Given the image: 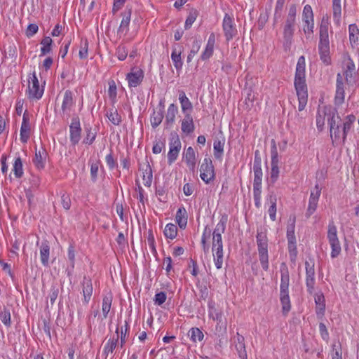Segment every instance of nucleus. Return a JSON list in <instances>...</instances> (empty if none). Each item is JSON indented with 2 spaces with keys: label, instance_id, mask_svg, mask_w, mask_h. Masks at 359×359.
I'll list each match as a JSON object with an SVG mask.
<instances>
[{
  "label": "nucleus",
  "instance_id": "f257e3e1",
  "mask_svg": "<svg viewBox=\"0 0 359 359\" xmlns=\"http://www.w3.org/2000/svg\"><path fill=\"white\" fill-rule=\"evenodd\" d=\"M294 87L299 100L298 109L301 111L304 109L308 99L307 86L305 79L304 56H300L297 61L294 76Z\"/></svg>",
  "mask_w": 359,
  "mask_h": 359
},
{
  "label": "nucleus",
  "instance_id": "f03ea898",
  "mask_svg": "<svg viewBox=\"0 0 359 359\" xmlns=\"http://www.w3.org/2000/svg\"><path fill=\"white\" fill-rule=\"evenodd\" d=\"M280 301L282 306V313L284 316H287L291 310V302L289 296L290 275L285 263H282L280 266Z\"/></svg>",
  "mask_w": 359,
  "mask_h": 359
},
{
  "label": "nucleus",
  "instance_id": "7ed1b4c3",
  "mask_svg": "<svg viewBox=\"0 0 359 359\" xmlns=\"http://www.w3.org/2000/svg\"><path fill=\"white\" fill-rule=\"evenodd\" d=\"M257 243L262 267L264 270L267 271L269 269L268 240L264 232L257 231Z\"/></svg>",
  "mask_w": 359,
  "mask_h": 359
},
{
  "label": "nucleus",
  "instance_id": "20e7f679",
  "mask_svg": "<svg viewBox=\"0 0 359 359\" xmlns=\"http://www.w3.org/2000/svg\"><path fill=\"white\" fill-rule=\"evenodd\" d=\"M320 41L318 44V51L320 60L326 65H329L331 63V58L330 56V41L328 29L325 28L320 29Z\"/></svg>",
  "mask_w": 359,
  "mask_h": 359
},
{
  "label": "nucleus",
  "instance_id": "39448f33",
  "mask_svg": "<svg viewBox=\"0 0 359 359\" xmlns=\"http://www.w3.org/2000/svg\"><path fill=\"white\" fill-rule=\"evenodd\" d=\"M327 239L332 248L331 257L335 258L340 254L341 249L337 237V229L333 221L328 225Z\"/></svg>",
  "mask_w": 359,
  "mask_h": 359
},
{
  "label": "nucleus",
  "instance_id": "423d86ee",
  "mask_svg": "<svg viewBox=\"0 0 359 359\" xmlns=\"http://www.w3.org/2000/svg\"><path fill=\"white\" fill-rule=\"evenodd\" d=\"M295 222V216H290L288 219L287 226V239L288 241V250L290 254L293 252L294 255H296L297 253V241L294 235Z\"/></svg>",
  "mask_w": 359,
  "mask_h": 359
},
{
  "label": "nucleus",
  "instance_id": "0eeeda50",
  "mask_svg": "<svg viewBox=\"0 0 359 359\" xmlns=\"http://www.w3.org/2000/svg\"><path fill=\"white\" fill-rule=\"evenodd\" d=\"M30 79L32 81L28 87L27 97L29 100H39L43 94L44 88L40 87L35 72L32 73V76Z\"/></svg>",
  "mask_w": 359,
  "mask_h": 359
},
{
  "label": "nucleus",
  "instance_id": "6e6552de",
  "mask_svg": "<svg viewBox=\"0 0 359 359\" xmlns=\"http://www.w3.org/2000/svg\"><path fill=\"white\" fill-rule=\"evenodd\" d=\"M200 177L206 184L215 178L214 166L210 158H205L200 168Z\"/></svg>",
  "mask_w": 359,
  "mask_h": 359
},
{
  "label": "nucleus",
  "instance_id": "1a4fd4ad",
  "mask_svg": "<svg viewBox=\"0 0 359 359\" xmlns=\"http://www.w3.org/2000/svg\"><path fill=\"white\" fill-rule=\"evenodd\" d=\"M227 221L228 216L226 215H222L212 233V245H223L222 234L224 233Z\"/></svg>",
  "mask_w": 359,
  "mask_h": 359
},
{
  "label": "nucleus",
  "instance_id": "9d476101",
  "mask_svg": "<svg viewBox=\"0 0 359 359\" xmlns=\"http://www.w3.org/2000/svg\"><path fill=\"white\" fill-rule=\"evenodd\" d=\"M69 133L70 142L72 145L75 146L79 142L81 133L80 121L78 116L72 118V123L69 126Z\"/></svg>",
  "mask_w": 359,
  "mask_h": 359
},
{
  "label": "nucleus",
  "instance_id": "9b49d317",
  "mask_svg": "<svg viewBox=\"0 0 359 359\" xmlns=\"http://www.w3.org/2000/svg\"><path fill=\"white\" fill-rule=\"evenodd\" d=\"M321 193V188L319 184H316L313 190L311 191L309 201V206L306 213V217H311L316 211L319 197Z\"/></svg>",
  "mask_w": 359,
  "mask_h": 359
},
{
  "label": "nucleus",
  "instance_id": "f8f14e48",
  "mask_svg": "<svg viewBox=\"0 0 359 359\" xmlns=\"http://www.w3.org/2000/svg\"><path fill=\"white\" fill-rule=\"evenodd\" d=\"M271 179L273 182L277 180L279 176V168H278V155L277 147L275 141L272 140V146L271 149Z\"/></svg>",
  "mask_w": 359,
  "mask_h": 359
},
{
  "label": "nucleus",
  "instance_id": "ddd939ff",
  "mask_svg": "<svg viewBox=\"0 0 359 359\" xmlns=\"http://www.w3.org/2000/svg\"><path fill=\"white\" fill-rule=\"evenodd\" d=\"M295 21L286 19L283 27V38L285 48H290L294 32Z\"/></svg>",
  "mask_w": 359,
  "mask_h": 359
},
{
  "label": "nucleus",
  "instance_id": "4468645a",
  "mask_svg": "<svg viewBox=\"0 0 359 359\" xmlns=\"http://www.w3.org/2000/svg\"><path fill=\"white\" fill-rule=\"evenodd\" d=\"M222 27L226 41L231 40L236 34L237 30L233 23V19L227 13L224 18Z\"/></svg>",
  "mask_w": 359,
  "mask_h": 359
},
{
  "label": "nucleus",
  "instance_id": "2eb2a0df",
  "mask_svg": "<svg viewBox=\"0 0 359 359\" xmlns=\"http://www.w3.org/2000/svg\"><path fill=\"white\" fill-rule=\"evenodd\" d=\"M144 72L141 69L133 68L132 71L127 74L126 79L128 81L129 87L135 88L139 86L143 80Z\"/></svg>",
  "mask_w": 359,
  "mask_h": 359
},
{
  "label": "nucleus",
  "instance_id": "dca6fc26",
  "mask_svg": "<svg viewBox=\"0 0 359 359\" xmlns=\"http://www.w3.org/2000/svg\"><path fill=\"white\" fill-rule=\"evenodd\" d=\"M74 105V100L73 98V93L71 90H67L64 93L63 100L62 103V114L63 116H70V112Z\"/></svg>",
  "mask_w": 359,
  "mask_h": 359
},
{
  "label": "nucleus",
  "instance_id": "f3484780",
  "mask_svg": "<svg viewBox=\"0 0 359 359\" xmlns=\"http://www.w3.org/2000/svg\"><path fill=\"white\" fill-rule=\"evenodd\" d=\"M30 123L29 114L25 111L23 114L22 122L20 128V141L27 143L30 137Z\"/></svg>",
  "mask_w": 359,
  "mask_h": 359
},
{
  "label": "nucleus",
  "instance_id": "a211bd4d",
  "mask_svg": "<svg viewBox=\"0 0 359 359\" xmlns=\"http://www.w3.org/2000/svg\"><path fill=\"white\" fill-rule=\"evenodd\" d=\"M81 285L83 295V302L84 304H88L91 299L93 292L92 280L90 278L84 276Z\"/></svg>",
  "mask_w": 359,
  "mask_h": 359
},
{
  "label": "nucleus",
  "instance_id": "6ab92c4d",
  "mask_svg": "<svg viewBox=\"0 0 359 359\" xmlns=\"http://www.w3.org/2000/svg\"><path fill=\"white\" fill-rule=\"evenodd\" d=\"M344 101V89L343 79L340 73L337 76L336 94L334 97L335 105H341Z\"/></svg>",
  "mask_w": 359,
  "mask_h": 359
},
{
  "label": "nucleus",
  "instance_id": "aec40b11",
  "mask_svg": "<svg viewBox=\"0 0 359 359\" xmlns=\"http://www.w3.org/2000/svg\"><path fill=\"white\" fill-rule=\"evenodd\" d=\"M184 50L181 44H176L172 47V52L171 54V59L173 62L174 67L177 70H180L183 65L181 54Z\"/></svg>",
  "mask_w": 359,
  "mask_h": 359
},
{
  "label": "nucleus",
  "instance_id": "412c9836",
  "mask_svg": "<svg viewBox=\"0 0 359 359\" xmlns=\"http://www.w3.org/2000/svg\"><path fill=\"white\" fill-rule=\"evenodd\" d=\"M132 15V7L126 6L123 12L121 13L122 20L118 27V32H125L127 33L129 30V25L130 22V18Z\"/></svg>",
  "mask_w": 359,
  "mask_h": 359
},
{
  "label": "nucleus",
  "instance_id": "4be33fe9",
  "mask_svg": "<svg viewBox=\"0 0 359 359\" xmlns=\"http://www.w3.org/2000/svg\"><path fill=\"white\" fill-rule=\"evenodd\" d=\"M341 119L337 113V110L336 109H330L327 123L330 126V136L332 139L333 138V130L335 129L338 124L341 123Z\"/></svg>",
  "mask_w": 359,
  "mask_h": 359
},
{
  "label": "nucleus",
  "instance_id": "5701e85b",
  "mask_svg": "<svg viewBox=\"0 0 359 359\" xmlns=\"http://www.w3.org/2000/svg\"><path fill=\"white\" fill-rule=\"evenodd\" d=\"M116 336L113 338L109 339L107 342L104 345L103 348V354L105 355V358L109 355V354H112L114 350L118 345V339H119V327H117L116 330Z\"/></svg>",
  "mask_w": 359,
  "mask_h": 359
},
{
  "label": "nucleus",
  "instance_id": "b1692460",
  "mask_svg": "<svg viewBox=\"0 0 359 359\" xmlns=\"http://www.w3.org/2000/svg\"><path fill=\"white\" fill-rule=\"evenodd\" d=\"M178 113V108L175 104H170L168 108L165 115L164 125L165 128H170L175 121L176 114Z\"/></svg>",
  "mask_w": 359,
  "mask_h": 359
},
{
  "label": "nucleus",
  "instance_id": "393cba45",
  "mask_svg": "<svg viewBox=\"0 0 359 359\" xmlns=\"http://www.w3.org/2000/svg\"><path fill=\"white\" fill-rule=\"evenodd\" d=\"M139 170H142L144 185L149 187L152 182V169L149 163L147 161L142 165L140 164Z\"/></svg>",
  "mask_w": 359,
  "mask_h": 359
},
{
  "label": "nucleus",
  "instance_id": "a878e982",
  "mask_svg": "<svg viewBox=\"0 0 359 359\" xmlns=\"http://www.w3.org/2000/svg\"><path fill=\"white\" fill-rule=\"evenodd\" d=\"M195 126L191 114L187 113L184 114V118L182 120L181 130L184 133L187 135L194 131Z\"/></svg>",
  "mask_w": 359,
  "mask_h": 359
},
{
  "label": "nucleus",
  "instance_id": "bb28decb",
  "mask_svg": "<svg viewBox=\"0 0 359 359\" xmlns=\"http://www.w3.org/2000/svg\"><path fill=\"white\" fill-rule=\"evenodd\" d=\"M179 100L181 104V109L183 114H191V111L193 110V104L189 100V99L187 97L184 91L179 90Z\"/></svg>",
  "mask_w": 359,
  "mask_h": 359
},
{
  "label": "nucleus",
  "instance_id": "cd10ccee",
  "mask_svg": "<svg viewBox=\"0 0 359 359\" xmlns=\"http://www.w3.org/2000/svg\"><path fill=\"white\" fill-rule=\"evenodd\" d=\"M40 258L42 264L48 266L49 264L50 246L47 241H43L40 245Z\"/></svg>",
  "mask_w": 359,
  "mask_h": 359
},
{
  "label": "nucleus",
  "instance_id": "c85d7f7f",
  "mask_svg": "<svg viewBox=\"0 0 359 359\" xmlns=\"http://www.w3.org/2000/svg\"><path fill=\"white\" fill-rule=\"evenodd\" d=\"M47 152L45 149L36 151L35 156L33 158V163L38 170H42L45 167Z\"/></svg>",
  "mask_w": 359,
  "mask_h": 359
},
{
  "label": "nucleus",
  "instance_id": "c756f323",
  "mask_svg": "<svg viewBox=\"0 0 359 359\" xmlns=\"http://www.w3.org/2000/svg\"><path fill=\"white\" fill-rule=\"evenodd\" d=\"M236 349L241 359H247V351L245 349V338L237 333V339L235 341Z\"/></svg>",
  "mask_w": 359,
  "mask_h": 359
},
{
  "label": "nucleus",
  "instance_id": "7c9ffc66",
  "mask_svg": "<svg viewBox=\"0 0 359 359\" xmlns=\"http://www.w3.org/2000/svg\"><path fill=\"white\" fill-rule=\"evenodd\" d=\"M185 161L189 170L194 171L196 168V154L194 149L191 147H189L184 154Z\"/></svg>",
  "mask_w": 359,
  "mask_h": 359
},
{
  "label": "nucleus",
  "instance_id": "2f4dec72",
  "mask_svg": "<svg viewBox=\"0 0 359 359\" xmlns=\"http://www.w3.org/2000/svg\"><path fill=\"white\" fill-rule=\"evenodd\" d=\"M225 144V138H216L213 143L214 156L217 159H221L224 154V147Z\"/></svg>",
  "mask_w": 359,
  "mask_h": 359
},
{
  "label": "nucleus",
  "instance_id": "473e14b6",
  "mask_svg": "<svg viewBox=\"0 0 359 359\" xmlns=\"http://www.w3.org/2000/svg\"><path fill=\"white\" fill-rule=\"evenodd\" d=\"M176 222L178 224L180 229H185L187 224V212L184 206L180 207L176 213Z\"/></svg>",
  "mask_w": 359,
  "mask_h": 359
},
{
  "label": "nucleus",
  "instance_id": "72a5a7b5",
  "mask_svg": "<svg viewBox=\"0 0 359 359\" xmlns=\"http://www.w3.org/2000/svg\"><path fill=\"white\" fill-rule=\"evenodd\" d=\"M346 81L348 83H351L355 81V76L356 74L355 64L352 60H349V62L346 65V69L344 73Z\"/></svg>",
  "mask_w": 359,
  "mask_h": 359
},
{
  "label": "nucleus",
  "instance_id": "f704fd0d",
  "mask_svg": "<svg viewBox=\"0 0 359 359\" xmlns=\"http://www.w3.org/2000/svg\"><path fill=\"white\" fill-rule=\"evenodd\" d=\"M113 301V296L111 293H108L104 295L102 302V312L104 318H107L111 310Z\"/></svg>",
  "mask_w": 359,
  "mask_h": 359
},
{
  "label": "nucleus",
  "instance_id": "c9c22d12",
  "mask_svg": "<svg viewBox=\"0 0 359 359\" xmlns=\"http://www.w3.org/2000/svg\"><path fill=\"white\" fill-rule=\"evenodd\" d=\"M330 109V108L324 107L322 111H318V114L316 116V126L320 131H322L324 129L325 117H328Z\"/></svg>",
  "mask_w": 359,
  "mask_h": 359
},
{
  "label": "nucleus",
  "instance_id": "e433bc0d",
  "mask_svg": "<svg viewBox=\"0 0 359 359\" xmlns=\"http://www.w3.org/2000/svg\"><path fill=\"white\" fill-rule=\"evenodd\" d=\"M333 19L339 25L341 16V0H332Z\"/></svg>",
  "mask_w": 359,
  "mask_h": 359
},
{
  "label": "nucleus",
  "instance_id": "4c0bfd02",
  "mask_svg": "<svg viewBox=\"0 0 359 359\" xmlns=\"http://www.w3.org/2000/svg\"><path fill=\"white\" fill-rule=\"evenodd\" d=\"M349 40L351 44H358L359 42V29L355 24H351L348 27Z\"/></svg>",
  "mask_w": 359,
  "mask_h": 359
},
{
  "label": "nucleus",
  "instance_id": "58836bf2",
  "mask_svg": "<svg viewBox=\"0 0 359 359\" xmlns=\"http://www.w3.org/2000/svg\"><path fill=\"white\" fill-rule=\"evenodd\" d=\"M355 116L353 114L348 115L346 117V121L343 123V130H343L342 138H343L344 142L345 141L347 134H348V131L350 130L352 124L355 122Z\"/></svg>",
  "mask_w": 359,
  "mask_h": 359
},
{
  "label": "nucleus",
  "instance_id": "ea45409f",
  "mask_svg": "<svg viewBox=\"0 0 359 359\" xmlns=\"http://www.w3.org/2000/svg\"><path fill=\"white\" fill-rule=\"evenodd\" d=\"M164 117V110L159 109L158 111H154L151 116V125L154 128L158 126Z\"/></svg>",
  "mask_w": 359,
  "mask_h": 359
},
{
  "label": "nucleus",
  "instance_id": "a19ab883",
  "mask_svg": "<svg viewBox=\"0 0 359 359\" xmlns=\"http://www.w3.org/2000/svg\"><path fill=\"white\" fill-rule=\"evenodd\" d=\"M106 116L109 120L115 126H118L121 122V116L116 109H111L107 111Z\"/></svg>",
  "mask_w": 359,
  "mask_h": 359
},
{
  "label": "nucleus",
  "instance_id": "79ce46f5",
  "mask_svg": "<svg viewBox=\"0 0 359 359\" xmlns=\"http://www.w3.org/2000/svg\"><path fill=\"white\" fill-rule=\"evenodd\" d=\"M53 40L50 36H45L41 41L42 47L41 48V56L46 55L51 51Z\"/></svg>",
  "mask_w": 359,
  "mask_h": 359
},
{
  "label": "nucleus",
  "instance_id": "37998d69",
  "mask_svg": "<svg viewBox=\"0 0 359 359\" xmlns=\"http://www.w3.org/2000/svg\"><path fill=\"white\" fill-rule=\"evenodd\" d=\"M163 233L167 238L174 239L177 234V227L172 223L168 224L165 227Z\"/></svg>",
  "mask_w": 359,
  "mask_h": 359
},
{
  "label": "nucleus",
  "instance_id": "c03bdc74",
  "mask_svg": "<svg viewBox=\"0 0 359 359\" xmlns=\"http://www.w3.org/2000/svg\"><path fill=\"white\" fill-rule=\"evenodd\" d=\"M13 171L15 177L20 178L23 175L22 162L21 158L17 157L13 163Z\"/></svg>",
  "mask_w": 359,
  "mask_h": 359
},
{
  "label": "nucleus",
  "instance_id": "a18cd8bd",
  "mask_svg": "<svg viewBox=\"0 0 359 359\" xmlns=\"http://www.w3.org/2000/svg\"><path fill=\"white\" fill-rule=\"evenodd\" d=\"M302 18L305 24H309V22H313V13L310 5H306L304 7Z\"/></svg>",
  "mask_w": 359,
  "mask_h": 359
},
{
  "label": "nucleus",
  "instance_id": "49530a36",
  "mask_svg": "<svg viewBox=\"0 0 359 359\" xmlns=\"http://www.w3.org/2000/svg\"><path fill=\"white\" fill-rule=\"evenodd\" d=\"M315 302L316 304V313L323 314L325 309V297L323 294L317 295L315 297Z\"/></svg>",
  "mask_w": 359,
  "mask_h": 359
},
{
  "label": "nucleus",
  "instance_id": "de8ad7c7",
  "mask_svg": "<svg viewBox=\"0 0 359 359\" xmlns=\"http://www.w3.org/2000/svg\"><path fill=\"white\" fill-rule=\"evenodd\" d=\"M89 163L90 165L91 180L93 182H95L97 180V175H98V170H99V166L100 164V161L99 160L95 161H91V160H90Z\"/></svg>",
  "mask_w": 359,
  "mask_h": 359
},
{
  "label": "nucleus",
  "instance_id": "09e8293b",
  "mask_svg": "<svg viewBox=\"0 0 359 359\" xmlns=\"http://www.w3.org/2000/svg\"><path fill=\"white\" fill-rule=\"evenodd\" d=\"M189 336H190L191 339L194 342H196L197 341H201L203 339V333L202 331L198 327H192L188 333Z\"/></svg>",
  "mask_w": 359,
  "mask_h": 359
},
{
  "label": "nucleus",
  "instance_id": "8fccbe9b",
  "mask_svg": "<svg viewBox=\"0 0 359 359\" xmlns=\"http://www.w3.org/2000/svg\"><path fill=\"white\" fill-rule=\"evenodd\" d=\"M67 257L70 262V265L72 268L71 271H67V276H70L72 275V272L74 268L75 264V250L74 245H70L68 248Z\"/></svg>",
  "mask_w": 359,
  "mask_h": 359
},
{
  "label": "nucleus",
  "instance_id": "3c124183",
  "mask_svg": "<svg viewBox=\"0 0 359 359\" xmlns=\"http://www.w3.org/2000/svg\"><path fill=\"white\" fill-rule=\"evenodd\" d=\"M198 15V12L196 9H192L189 12V15L185 21V24H184L185 29H189L191 27L192 24L195 22Z\"/></svg>",
  "mask_w": 359,
  "mask_h": 359
},
{
  "label": "nucleus",
  "instance_id": "603ef678",
  "mask_svg": "<svg viewBox=\"0 0 359 359\" xmlns=\"http://www.w3.org/2000/svg\"><path fill=\"white\" fill-rule=\"evenodd\" d=\"M109 89H108V95L110 100L114 102L117 95V88L116 84L114 80H110L108 82Z\"/></svg>",
  "mask_w": 359,
  "mask_h": 359
},
{
  "label": "nucleus",
  "instance_id": "864d4df0",
  "mask_svg": "<svg viewBox=\"0 0 359 359\" xmlns=\"http://www.w3.org/2000/svg\"><path fill=\"white\" fill-rule=\"evenodd\" d=\"M0 319L6 327H10L11 325L10 311L4 308V310L0 312Z\"/></svg>",
  "mask_w": 359,
  "mask_h": 359
},
{
  "label": "nucleus",
  "instance_id": "5fc2aeb1",
  "mask_svg": "<svg viewBox=\"0 0 359 359\" xmlns=\"http://www.w3.org/2000/svg\"><path fill=\"white\" fill-rule=\"evenodd\" d=\"M306 278H315L314 262L306 261Z\"/></svg>",
  "mask_w": 359,
  "mask_h": 359
},
{
  "label": "nucleus",
  "instance_id": "6e6d98bb",
  "mask_svg": "<svg viewBox=\"0 0 359 359\" xmlns=\"http://www.w3.org/2000/svg\"><path fill=\"white\" fill-rule=\"evenodd\" d=\"M129 323L127 320H125V325H124V330L123 327L121 328V342H120V346L122 348L125 343L126 342V336L129 332Z\"/></svg>",
  "mask_w": 359,
  "mask_h": 359
},
{
  "label": "nucleus",
  "instance_id": "4d7b16f0",
  "mask_svg": "<svg viewBox=\"0 0 359 359\" xmlns=\"http://www.w3.org/2000/svg\"><path fill=\"white\" fill-rule=\"evenodd\" d=\"M201 48V43L198 40H194L192 45V48L187 56V62L189 63L193 57L198 52Z\"/></svg>",
  "mask_w": 359,
  "mask_h": 359
},
{
  "label": "nucleus",
  "instance_id": "13d9d810",
  "mask_svg": "<svg viewBox=\"0 0 359 359\" xmlns=\"http://www.w3.org/2000/svg\"><path fill=\"white\" fill-rule=\"evenodd\" d=\"M170 149H181L182 144L178 135L176 133H171V138L170 142Z\"/></svg>",
  "mask_w": 359,
  "mask_h": 359
},
{
  "label": "nucleus",
  "instance_id": "bf43d9fd",
  "mask_svg": "<svg viewBox=\"0 0 359 359\" xmlns=\"http://www.w3.org/2000/svg\"><path fill=\"white\" fill-rule=\"evenodd\" d=\"M181 149H170L168 153V163L171 165L177 158L178 154Z\"/></svg>",
  "mask_w": 359,
  "mask_h": 359
},
{
  "label": "nucleus",
  "instance_id": "052dcab7",
  "mask_svg": "<svg viewBox=\"0 0 359 359\" xmlns=\"http://www.w3.org/2000/svg\"><path fill=\"white\" fill-rule=\"evenodd\" d=\"M88 42L86 39L83 42L82 41L81 43V47L79 53V55L81 59H86L88 57Z\"/></svg>",
  "mask_w": 359,
  "mask_h": 359
},
{
  "label": "nucleus",
  "instance_id": "680f3d73",
  "mask_svg": "<svg viewBox=\"0 0 359 359\" xmlns=\"http://www.w3.org/2000/svg\"><path fill=\"white\" fill-rule=\"evenodd\" d=\"M166 298V294L164 292H160L155 294L154 301L155 304L161 306L165 302Z\"/></svg>",
  "mask_w": 359,
  "mask_h": 359
},
{
  "label": "nucleus",
  "instance_id": "e2e57ef3",
  "mask_svg": "<svg viewBox=\"0 0 359 359\" xmlns=\"http://www.w3.org/2000/svg\"><path fill=\"white\" fill-rule=\"evenodd\" d=\"M117 57L120 60H124L128 55V50L123 46H119L116 53Z\"/></svg>",
  "mask_w": 359,
  "mask_h": 359
},
{
  "label": "nucleus",
  "instance_id": "0e129e2a",
  "mask_svg": "<svg viewBox=\"0 0 359 359\" xmlns=\"http://www.w3.org/2000/svg\"><path fill=\"white\" fill-rule=\"evenodd\" d=\"M147 241H148V245H149L151 252H153V254H154V255L157 254L156 247H155V239H154V234L151 231H149V232H148Z\"/></svg>",
  "mask_w": 359,
  "mask_h": 359
},
{
  "label": "nucleus",
  "instance_id": "69168bd1",
  "mask_svg": "<svg viewBox=\"0 0 359 359\" xmlns=\"http://www.w3.org/2000/svg\"><path fill=\"white\" fill-rule=\"evenodd\" d=\"M214 47L206 46L204 51L201 55V59L203 61L208 60L213 54Z\"/></svg>",
  "mask_w": 359,
  "mask_h": 359
},
{
  "label": "nucleus",
  "instance_id": "338daca9",
  "mask_svg": "<svg viewBox=\"0 0 359 359\" xmlns=\"http://www.w3.org/2000/svg\"><path fill=\"white\" fill-rule=\"evenodd\" d=\"M319 331L322 339L325 341H327L329 339V333L325 325L323 323H320Z\"/></svg>",
  "mask_w": 359,
  "mask_h": 359
},
{
  "label": "nucleus",
  "instance_id": "774afa93",
  "mask_svg": "<svg viewBox=\"0 0 359 359\" xmlns=\"http://www.w3.org/2000/svg\"><path fill=\"white\" fill-rule=\"evenodd\" d=\"M61 201L63 208L67 210H69L72 204L69 196L66 194H63L61 196Z\"/></svg>",
  "mask_w": 359,
  "mask_h": 359
}]
</instances>
